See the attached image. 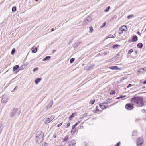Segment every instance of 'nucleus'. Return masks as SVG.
Returning a JSON list of instances; mask_svg holds the SVG:
<instances>
[{
	"mask_svg": "<svg viewBox=\"0 0 146 146\" xmlns=\"http://www.w3.org/2000/svg\"><path fill=\"white\" fill-rule=\"evenodd\" d=\"M51 58V57L50 56H47L45 57L43 59V61H46L49 60Z\"/></svg>",
	"mask_w": 146,
	"mask_h": 146,
	"instance_id": "4468645a",
	"label": "nucleus"
},
{
	"mask_svg": "<svg viewBox=\"0 0 146 146\" xmlns=\"http://www.w3.org/2000/svg\"><path fill=\"white\" fill-rule=\"evenodd\" d=\"M3 125H1L0 126V133L2 131L3 129Z\"/></svg>",
	"mask_w": 146,
	"mask_h": 146,
	"instance_id": "72a5a7b5",
	"label": "nucleus"
},
{
	"mask_svg": "<svg viewBox=\"0 0 146 146\" xmlns=\"http://www.w3.org/2000/svg\"><path fill=\"white\" fill-rule=\"evenodd\" d=\"M81 121H78V122H77L76 123H77V124L78 125L80 123Z\"/></svg>",
	"mask_w": 146,
	"mask_h": 146,
	"instance_id": "09e8293b",
	"label": "nucleus"
},
{
	"mask_svg": "<svg viewBox=\"0 0 146 146\" xmlns=\"http://www.w3.org/2000/svg\"><path fill=\"white\" fill-rule=\"evenodd\" d=\"M20 113V111L18 109H14L10 113V117H13L16 115L17 116L19 115Z\"/></svg>",
	"mask_w": 146,
	"mask_h": 146,
	"instance_id": "7ed1b4c3",
	"label": "nucleus"
},
{
	"mask_svg": "<svg viewBox=\"0 0 146 146\" xmlns=\"http://www.w3.org/2000/svg\"><path fill=\"white\" fill-rule=\"evenodd\" d=\"M134 104L132 103H127L125 106V108L128 110H132L134 108Z\"/></svg>",
	"mask_w": 146,
	"mask_h": 146,
	"instance_id": "39448f33",
	"label": "nucleus"
},
{
	"mask_svg": "<svg viewBox=\"0 0 146 146\" xmlns=\"http://www.w3.org/2000/svg\"><path fill=\"white\" fill-rule=\"evenodd\" d=\"M143 142V140L142 138L139 137L137 140V146L142 145Z\"/></svg>",
	"mask_w": 146,
	"mask_h": 146,
	"instance_id": "0eeeda50",
	"label": "nucleus"
},
{
	"mask_svg": "<svg viewBox=\"0 0 146 146\" xmlns=\"http://www.w3.org/2000/svg\"><path fill=\"white\" fill-rule=\"evenodd\" d=\"M19 66L18 65H16L14 66L13 67V71H15L19 68Z\"/></svg>",
	"mask_w": 146,
	"mask_h": 146,
	"instance_id": "dca6fc26",
	"label": "nucleus"
},
{
	"mask_svg": "<svg viewBox=\"0 0 146 146\" xmlns=\"http://www.w3.org/2000/svg\"><path fill=\"white\" fill-rule=\"evenodd\" d=\"M78 124H77V123H76L74 125V126L75 127H76V126L78 125Z\"/></svg>",
	"mask_w": 146,
	"mask_h": 146,
	"instance_id": "3c124183",
	"label": "nucleus"
},
{
	"mask_svg": "<svg viewBox=\"0 0 146 146\" xmlns=\"http://www.w3.org/2000/svg\"><path fill=\"white\" fill-rule=\"evenodd\" d=\"M138 72H143L142 70L144 71V69L143 68H140Z\"/></svg>",
	"mask_w": 146,
	"mask_h": 146,
	"instance_id": "f704fd0d",
	"label": "nucleus"
},
{
	"mask_svg": "<svg viewBox=\"0 0 146 146\" xmlns=\"http://www.w3.org/2000/svg\"><path fill=\"white\" fill-rule=\"evenodd\" d=\"M52 118L49 117L45 118L44 119V122L46 124H47L51 121L54 118V117H52Z\"/></svg>",
	"mask_w": 146,
	"mask_h": 146,
	"instance_id": "6e6552de",
	"label": "nucleus"
},
{
	"mask_svg": "<svg viewBox=\"0 0 146 146\" xmlns=\"http://www.w3.org/2000/svg\"><path fill=\"white\" fill-rule=\"evenodd\" d=\"M109 37H108V35L107 36H106V39H107L108 38H109Z\"/></svg>",
	"mask_w": 146,
	"mask_h": 146,
	"instance_id": "4d7b16f0",
	"label": "nucleus"
},
{
	"mask_svg": "<svg viewBox=\"0 0 146 146\" xmlns=\"http://www.w3.org/2000/svg\"><path fill=\"white\" fill-rule=\"evenodd\" d=\"M8 98L6 96H3L1 99V102L3 103H6L7 102Z\"/></svg>",
	"mask_w": 146,
	"mask_h": 146,
	"instance_id": "9d476101",
	"label": "nucleus"
},
{
	"mask_svg": "<svg viewBox=\"0 0 146 146\" xmlns=\"http://www.w3.org/2000/svg\"><path fill=\"white\" fill-rule=\"evenodd\" d=\"M68 146H75L76 143V141L74 139L70 140L68 143Z\"/></svg>",
	"mask_w": 146,
	"mask_h": 146,
	"instance_id": "423d86ee",
	"label": "nucleus"
},
{
	"mask_svg": "<svg viewBox=\"0 0 146 146\" xmlns=\"http://www.w3.org/2000/svg\"><path fill=\"white\" fill-rule=\"evenodd\" d=\"M62 123H60V124H59L57 126V127H58L62 125Z\"/></svg>",
	"mask_w": 146,
	"mask_h": 146,
	"instance_id": "37998d69",
	"label": "nucleus"
},
{
	"mask_svg": "<svg viewBox=\"0 0 146 146\" xmlns=\"http://www.w3.org/2000/svg\"><path fill=\"white\" fill-rule=\"evenodd\" d=\"M106 23L104 22L103 24H102V25L101 26V28H103L106 25Z\"/></svg>",
	"mask_w": 146,
	"mask_h": 146,
	"instance_id": "58836bf2",
	"label": "nucleus"
},
{
	"mask_svg": "<svg viewBox=\"0 0 146 146\" xmlns=\"http://www.w3.org/2000/svg\"><path fill=\"white\" fill-rule=\"evenodd\" d=\"M95 102L94 100H90V103L92 104H93Z\"/></svg>",
	"mask_w": 146,
	"mask_h": 146,
	"instance_id": "4c0bfd02",
	"label": "nucleus"
},
{
	"mask_svg": "<svg viewBox=\"0 0 146 146\" xmlns=\"http://www.w3.org/2000/svg\"><path fill=\"white\" fill-rule=\"evenodd\" d=\"M76 113H72L71 115L70 116V117H69V119L70 120L72 119V118H73V117H74V114H76Z\"/></svg>",
	"mask_w": 146,
	"mask_h": 146,
	"instance_id": "aec40b11",
	"label": "nucleus"
},
{
	"mask_svg": "<svg viewBox=\"0 0 146 146\" xmlns=\"http://www.w3.org/2000/svg\"><path fill=\"white\" fill-rule=\"evenodd\" d=\"M12 10L13 12H15L16 10V8L15 6L13 7L12 9Z\"/></svg>",
	"mask_w": 146,
	"mask_h": 146,
	"instance_id": "a878e982",
	"label": "nucleus"
},
{
	"mask_svg": "<svg viewBox=\"0 0 146 146\" xmlns=\"http://www.w3.org/2000/svg\"><path fill=\"white\" fill-rule=\"evenodd\" d=\"M110 69L112 70H117L118 69V68L117 66H113L109 68Z\"/></svg>",
	"mask_w": 146,
	"mask_h": 146,
	"instance_id": "6ab92c4d",
	"label": "nucleus"
},
{
	"mask_svg": "<svg viewBox=\"0 0 146 146\" xmlns=\"http://www.w3.org/2000/svg\"><path fill=\"white\" fill-rule=\"evenodd\" d=\"M125 77L123 78H122L121 79V80H124V79H125Z\"/></svg>",
	"mask_w": 146,
	"mask_h": 146,
	"instance_id": "13d9d810",
	"label": "nucleus"
},
{
	"mask_svg": "<svg viewBox=\"0 0 146 146\" xmlns=\"http://www.w3.org/2000/svg\"><path fill=\"white\" fill-rule=\"evenodd\" d=\"M119 55V53H118L117 55V56H118Z\"/></svg>",
	"mask_w": 146,
	"mask_h": 146,
	"instance_id": "bf43d9fd",
	"label": "nucleus"
},
{
	"mask_svg": "<svg viewBox=\"0 0 146 146\" xmlns=\"http://www.w3.org/2000/svg\"><path fill=\"white\" fill-rule=\"evenodd\" d=\"M93 31V28L92 26L89 27V32L91 33Z\"/></svg>",
	"mask_w": 146,
	"mask_h": 146,
	"instance_id": "393cba45",
	"label": "nucleus"
},
{
	"mask_svg": "<svg viewBox=\"0 0 146 146\" xmlns=\"http://www.w3.org/2000/svg\"><path fill=\"white\" fill-rule=\"evenodd\" d=\"M142 112L143 113H145L146 112V111L144 109L142 110Z\"/></svg>",
	"mask_w": 146,
	"mask_h": 146,
	"instance_id": "a19ab883",
	"label": "nucleus"
},
{
	"mask_svg": "<svg viewBox=\"0 0 146 146\" xmlns=\"http://www.w3.org/2000/svg\"><path fill=\"white\" fill-rule=\"evenodd\" d=\"M100 107L102 109H105L107 106V104L106 103H103L100 104Z\"/></svg>",
	"mask_w": 146,
	"mask_h": 146,
	"instance_id": "1a4fd4ad",
	"label": "nucleus"
},
{
	"mask_svg": "<svg viewBox=\"0 0 146 146\" xmlns=\"http://www.w3.org/2000/svg\"><path fill=\"white\" fill-rule=\"evenodd\" d=\"M41 79L40 78H37L35 80V83L36 84H38L41 80Z\"/></svg>",
	"mask_w": 146,
	"mask_h": 146,
	"instance_id": "2eb2a0df",
	"label": "nucleus"
},
{
	"mask_svg": "<svg viewBox=\"0 0 146 146\" xmlns=\"http://www.w3.org/2000/svg\"><path fill=\"white\" fill-rule=\"evenodd\" d=\"M137 33H138V34L139 35L140 33L138 31V32H137Z\"/></svg>",
	"mask_w": 146,
	"mask_h": 146,
	"instance_id": "e2e57ef3",
	"label": "nucleus"
},
{
	"mask_svg": "<svg viewBox=\"0 0 146 146\" xmlns=\"http://www.w3.org/2000/svg\"><path fill=\"white\" fill-rule=\"evenodd\" d=\"M138 40L137 37L135 35L133 37L132 41L133 42H136Z\"/></svg>",
	"mask_w": 146,
	"mask_h": 146,
	"instance_id": "9b49d317",
	"label": "nucleus"
},
{
	"mask_svg": "<svg viewBox=\"0 0 146 146\" xmlns=\"http://www.w3.org/2000/svg\"><path fill=\"white\" fill-rule=\"evenodd\" d=\"M108 37H109V38H114V36L111 34L110 35H108Z\"/></svg>",
	"mask_w": 146,
	"mask_h": 146,
	"instance_id": "e433bc0d",
	"label": "nucleus"
},
{
	"mask_svg": "<svg viewBox=\"0 0 146 146\" xmlns=\"http://www.w3.org/2000/svg\"><path fill=\"white\" fill-rule=\"evenodd\" d=\"M121 27L122 29H123V30L125 31H126L127 29V27L125 25H123Z\"/></svg>",
	"mask_w": 146,
	"mask_h": 146,
	"instance_id": "a211bd4d",
	"label": "nucleus"
},
{
	"mask_svg": "<svg viewBox=\"0 0 146 146\" xmlns=\"http://www.w3.org/2000/svg\"><path fill=\"white\" fill-rule=\"evenodd\" d=\"M137 47L138 48H141L143 47V44L141 43H138L137 45Z\"/></svg>",
	"mask_w": 146,
	"mask_h": 146,
	"instance_id": "412c9836",
	"label": "nucleus"
},
{
	"mask_svg": "<svg viewBox=\"0 0 146 146\" xmlns=\"http://www.w3.org/2000/svg\"><path fill=\"white\" fill-rule=\"evenodd\" d=\"M74 58H71L70 60V63H72L74 60Z\"/></svg>",
	"mask_w": 146,
	"mask_h": 146,
	"instance_id": "7c9ffc66",
	"label": "nucleus"
},
{
	"mask_svg": "<svg viewBox=\"0 0 146 146\" xmlns=\"http://www.w3.org/2000/svg\"><path fill=\"white\" fill-rule=\"evenodd\" d=\"M137 53V51H136V52H135V53Z\"/></svg>",
	"mask_w": 146,
	"mask_h": 146,
	"instance_id": "774afa93",
	"label": "nucleus"
},
{
	"mask_svg": "<svg viewBox=\"0 0 146 146\" xmlns=\"http://www.w3.org/2000/svg\"><path fill=\"white\" fill-rule=\"evenodd\" d=\"M115 92V91H111L110 92V94L111 95H113L114 94Z\"/></svg>",
	"mask_w": 146,
	"mask_h": 146,
	"instance_id": "c9c22d12",
	"label": "nucleus"
},
{
	"mask_svg": "<svg viewBox=\"0 0 146 146\" xmlns=\"http://www.w3.org/2000/svg\"><path fill=\"white\" fill-rule=\"evenodd\" d=\"M52 117H54V116H50V118H52Z\"/></svg>",
	"mask_w": 146,
	"mask_h": 146,
	"instance_id": "6e6d98bb",
	"label": "nucleus"
},
{
	"mask_svg": "<svg viewBox=\"0 0 146 146\" xmlns=\"http://www.w3.org/2000/svg\"><path fill=\"white\" fill-rule=\"evenodd\" d=\"M35 1H38V0H35Z\"/></svg>",
	"mask_w": 146,
	"mask_h": 146,
	"instance_id": "0e129e2a",
	"label": "nucleus"
},
{
	"mask_svg": "<svg viewBox=\"0 0 146 146\" xmlns=\"http://www.w3.org/2000/svg\"><path fill=\"white\" fill-rule=\"evenodd\" d=\"M145 121H146V117L145 118Z\"/></svg>",
	"mask_w": 146,
	"mask_h": 146,
	"instance_id": "69168bd1",
	"label": "nucleus"
},
{
	"mask_svg": "<svg viewBox=\"0 0 146 146\" xmlns=\"http://www.w3.org/2000/svg\"><path fill=\"white\" fill-rule=\"evenodd\" d=\"M53 104V101L52 100H51L50 101V103L49 104L48 106H47V108H48L51 107L52 106Z\"/></svg>",
	"mask_w": 146,
	"mask_h": 146,
	"instance_id": "ddd939ff",
	"label": "nucleus"
},
{
	"mask_svg": "<svg viewBox=\"0 0 146 146\" xmlns=\"http://www.w3.org/2000/svg\"><path fill=\"white\" fill-rule=\"evenodd\" d=\"M120 46V45H119L116 44L114 45L113 46V48H117L118 46Z\"/></svg>",
	"mask_w": 146,
	"mask_h": 146,
	"instance_id": "cd10ccee",
	"label": "nucleus"
},
{
	"mask_svg": "<svg viewBox=\"0 0 146 146\" xmlns=\"http://www.w3.org/2000/svg\"><path fill=\"white\" fill-rule=\"evenodd\" d=\"M68 137H69V135H67L63 138V140L64 141H66L68 139Z\"/></svg>",
	"mask_w": 146,
	"mask_h": 146,
	"instance_id": "5701e85b",
	"label": "nucleus"
},
{
	"mask_svg": "<svg viewBox=\"0 0 146 146\" xmlns=\"http://www.w3.org/2000/svg\"><path fill=\"white\" fill-rule=\"evenodd\" d=\"M76 44H74V46H76Z\"/></svg>",
	"mask_w": 146,
	"mask_h": 146,
	"instance_id": "680f3d73",
	"label": "nucleus"
},
{
	"mask_svg": "<svg viewBox=\"0 0 146 146\" xmlns=\"http://www.w3.org/2000/svg\"><path fill=\"white\" fill-rule=\"evenodd\" d=\"M92 20V19L89 16L87 17L83 21V25H86L89 22H90Z\"/></svg>",
	"mask_w": 146,
	"mask_h": 146,
	"instance_id": "20e7f679",
	"label": "nucleus"
},
{
	"mask_svg": "<svg viewBox=\"0 0 146 146\" xmlns=\"http://www.w3.org/2000/svg\"><path fill=\"white\" fill-rule=\"evenodd\" d=\"M143 84H146V80H145L143 82Z\"/></svg>",
	"mask_w": 146,
	"mask_h": 146,
	"instance_id": "8fccbe9b",
	"label": "nucleus"
},
{
	"mask_svg": "<svg viewBox=\"0 0 146 146\" xmlns=\"http://www.w3.org/2000/svg\"><path fill=\"white\" fill-rule=\"evenodd\" d=\"M132 86V84H129L127 87V88L131 87Z\"/></svg>",
	"mask_w": 146,
	"mask_h": 146,
	"instance_id": "c03bdc74",
	"label": "nucleus"
},
{
	"mask_svg": "<svg viewBox=\"0 0 146 146\" xmlns=\"http://www.w3.org/2000/svg\"><path fill=\"white\" fill-rule=\"evenodd\" d=\"M145 32L146 33V29H145Z\"/></svg>",
	"mask_w": 146,
	"mask_h": 146,
	"instance_id": "338daca9",
	"label": "nucleus"
},
{
	"mask_svg": "<svg viewBox=\"0 0 146 146\" xmlns=\"http://www.w3.org/2000/svg\"><path fill=\"white\" fill-rule=\"evenodd\" d=\"M131 101L137 107H141L145 106L143 98L141 97H134L131 99Z\"/></svg>",
	"mask_w": 146,
	"mask_h": 146,
	"instance_id": "f257e3e1",
	"label": "nucleus"
},
{
	"mask_svg": "<svg viewBox=\"0 0 146 146\" xmlns=\"http://www.w3.org/2000/svg\"><path fill=\"white\" fill-rule=\"evenodd\" d=\"M145 86H143V88H143V89H145Z\"/></svg>",
	"mask_w": 146,
	"mask_h": 146,
	"instance_id": "052dcab7",
	"label": "nucleus"
},
{
	"mask_svg": "<svg viewBox=\"0 0 146 146\" xmlns=\"http://www.w3.org/2000/svg\"><path fill=\"white\" fill-rule=\"evenodd\" d=\"M133 15H128V16H127V18L128 19H129L130 18H132V17H133Z\"/></svg>",
	"mask_w": 146,
	"mask_h": 146,
	"instance_id": "c85d7f7f",
	"label": "nucleus"
},
{
	"mask_svg": "<svg viewBox=\"0 0 146 146\" xmlns=\"http://www.w3.org/2000/svg\"><path fill=\"white\" fill-rule=\"evenodd\" d=\"M110 8V6H108L106 8V9L104 10V11L105 12H107L109 10Z\"/></svg>",
	"mask_w": 146,
	"mask_h": 146,
	"instance_id": "c756f323",
	"label": "nucleus"
},
{
	"mask_svg": "<svg viewBox=\"0 0 146 146\" xmlns=\"http://www.w3.org/2000/svg\"><path fill=\"white\" fill-rule=\"evenodd\" d=\"M54 28H53L51 29V31H54Z\"/></svg>",
	"mask_w": 146,
	"mask_h": 146,
	"instance_id": "603ef678",
	"label": "nucleus"
},
{
	"mask_svg": "<svg viewBox=\"0 0 146 146\" xmlns=\"http://www.w3.org/2000/svg\"><path fill=\"white\" fill-rule=\"evenodd\" d=\"M32 52L33 53H36L37 51V48L35 47H33L31 49Z\"/></svg>",
	"mask_w": 146,
	"mask_h": 146,
	"instance_id": "f8f14e48",
	"label": "nucleus"
},
{
	"mask_svg": "<svg viewBox=\"0 0 146 146\" xmlns=\"http://www.w3.org/2000/svg\"><path fill=\"white\" fill-rule=\"evenodd\" d=\"M70 125V123H68L67 124V127H69Z\"/></svg>",
	"mask_w": 146,
	"mask_h": 146,
	"instance_id": "49530a36",
	"label": "nucleus"
},
{
	"mask_svg": "<svg viewBox=\"0 0 146 146\" xmlns=\"http://www.w3.org/2000/svg\"><path fill=\"white\" fill-rule=\"evenodd\" d=\"M76 129H72L71 131V133H73V134L76 131Z\"/></svg>",
	"mask_w": 146,
	"mask_h": 146,
	"instance_id": "473e14b6",
	"label": "nucleus"
},
{
	"mask_svg": "<svg viewBox=\"0 0 146 146\" xmlns=\"http://www.w3.org/2000/svg\"><path fill=\"white\" fill-rule=\"evenodd\" d=\"M15 48L13 49L11 51V54L12 55H13L15 53Z\"/></svg>",
	"mask_w": 146,
	"mask_h": 146,
	"instance_id": "bb28decb",
	"label": "nucleus"
},
{
	"mask_svg": "<svg viewBox=\"0 0 146 146\" xmlns=\"http://www.w3.org/2000/svg\"><path fill=\"white\" fill-rule=\"evenodd\" d=\"M133 51V50L132 49H130L128 51V54H130Z\"/></svg>",
	"mask_w": 146,
	"mask_h": 146,
	"instance_id": "2f4dec72",
	"label": "nucleus"
},
{
	"mask_svg": "<svg viewBox=\"0 0 146 146\" xmlns=\"http://www.w3.org/2000/svg\"><path fill=\"white\" fill-rule=\"evenodd\" d=\"M43 133L41 131H37L35 134V141L36 143L38 144L41 143L42 141Z\"/></svg>",
	"mask_w": 146,
	"mask_h": 146,
	"instance_id": "f03ea898",
	"label": "nucleus"
},
{
	"mask_svg": "<svg viewBox=\"0 0 146 146\" xmlns=\"http://www.w3.org/2000/svg\"><path fill=\"white\" fill-rule=\"evenodd\" d=\"M53 137L54 138H56V134H55V133L54 134V135H53Z\"/></svg>",
	"mask_w": 146,
	"mask_h": 146,
	"instance_id": "de8ad7c7",
	"label": "nucleus"
},
{
	"mask_svg": "<svg viewBox=\"0 0 146 146\" xmlns=\"http://www.w3.org/2000/svg\"><path fill=\"white\" fill-rule=\"evenodd\" d=\"M52 51H53L52 52H53V53H54L55 52V50H52Z\"/></svg>",
	"mask_w": 146,
	"mask_h": 146,
	"instance_id": "5fc2aeb1",
	"label": "nucleus"
},
{
	"mask_svg": "<svg viewBox=\"0 0 146 146\" xmlns=\"http://www.w3.org/2000/svg\"><path fill=\"white\" fill-rule=\"evenodd\" d=\"M38 68L37 67L35 68L33 70V71L35 72L38 70Z\"/></svg>",
	"mask_w": 146,
	"mask_h": 146,
	"instance_id": "ea45409f",
	"label": "nucleus"
},
{
	"mask_svg": "<svg viewBox=\"0 0 146 146\" xmlns=\"http://www.w3.org/2000/svg\"><path fill=\"white\" fill-rule=\"evenodd\" d=\"M126 96L125 95H124V96H121L119 97H118L116 98V99H119L120 98H125V97H126Z\"/></svg>",
	"mask_w": 146,
	"mask_h": 146,
	"instance_id": "b1692460",
	"label": "nucleus"
},
{
	"mask_svg": "<svg viewBox=\"0 0 146 146\" xmlns=\"http://www.w3.org/2000/svg\"><path fill=\"white\" fill-rule=\"evenodd\" d=\"M72 129H76V128H75V127L74 125L72 127Z\"/></svg>",
	"mask_w": 146,
	"mask_h": 146,
	"instance_id": "864d4df0",
	"label": "nucleus"
},
{
	"mask_svg": "<svg viewBox=\"0 0 146 146\" xmlns=\"http://www.w3.org/2000/svg\"><path fill=\"white\" fill-rule=\"evenodd\" d=\"M123 29L120 27L119 28V30L118 31V33L119 34H122L123 33Z\"/></svg>",
	"mask_w": 146,
	"mask_h": 146,
	"instance_id": "4be33fe9",
	"label": "nucleus"
},
{
	"mask_svg": "<svg viewBox=\"0 0 146 146\" xmlns=\"http://www.w3.org/2000/svg\"><path fill=\"white\" fill-rule=\"evenodd\" d=\"M121 143L120 142H118L116 144L117 146H119L120 145Z\"/></svg>",
	"mask_w": 146,
	"mask_h": 146,
	"instance_id": "79ce46f5",
	"label": "nucleus"
},
{
	"mask_svg": "<svg viewBox=\"0 0 146 146\" xmlns=\"http://www.w3.org/2000/svg\"><path fill=\"white\" fill-rule=\"evenodd\" d=\"M137 133L138 132L137 130H135L133 131L132 132V135L133 136L137 135Z\"/></svg>",
	"mask_w": 146,
	"mask_h": 146,
	"instance_id": "f3484780",
	"label": "nucleus"
},
{
	"mask_svg": "<svg viewBox=\"0 0 146 146\" xmlns=\"http://www.w3.org/2000/svg\"><path fill=\"white\" fill-rule=\"evenodd\" d=\"M17 86H16L15 88H14V89L12 91V92H13L14 91H15V90H16V89H17Z\"/></svg>",
	"mask_w": 146,
	"mask_h": 146,
	"instance_id": "a18cd8bd",
	"label": "nucleus"
}]
</instances>
